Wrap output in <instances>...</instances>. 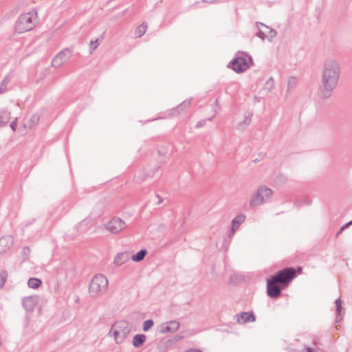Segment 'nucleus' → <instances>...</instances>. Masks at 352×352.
<instances>
[{
    "instance_id": "9b49d317",
    "label": "nucleus",
    "mask_w": 352,
    "mask_h": 352,
    "mask_svg": "<svg viewBox=\"0 0 352 352\" xmlns=\"http://www.w3.org/2000/svg\"><path fill=\"white\" fill-rule=\"evenodd\" d=\"M232 69L236 73H241L248 68L246 60L243 57H237L232 60L230 63Z\"/></svg>"
},
{
    "instance_id": "473e14b6",
    "label": "nucleus",
    "mask_w": 352,
    "mask_h": 352,
    "mask_svg": "<svg viewBox=\"0 0 352 352\" xmlns=\"http://www.w3.org/2000/svg\"><path fill=\"white\" fill-rule=\"evenodd\" d=\"M205 122H206V120H204V121H199V122H197V124H196L195 126H196L197 128H200V127H201L202 126H204V125Z\"/></svg>"
},
{
    "instance_id": "f8f14e48",
    "label": "nucleus",
    "mask_w": 352,
    "mask_h": 352,
    "mask_svg": "<svg viewBox=\"0 0 352 352\" xmlns=\"http://www.w3.org/2000/svg\"><path fill=\"white\" fill-rule=\"evenodd\" d=\"M179 322L177 320H171L167 322L162 323L160 325V332L162 333H174L179 329Z\"/></svg>"
},
{
    "instance_id": "39448f33",
    "label": "nucleus",
    "mask_w": 352,
    "mask_h": 352,
    "mask_svg": "<svg viewBox=\"0 0 352 352\" xmlns=\"http://www.w3.org/2000/svg\"><path fill=\"white\" fill-rule=\"evenodd\" d=\"M130 333V329L125 321L116 322L111 327L109 332L113 333L116 343H122Z\"/></svg>"
},
{
    "instance_id": "20e7f679",
    "label": "nucleus",
    "mask_w": 352,
    "mask_h": 352,
    "mask_svg": "<svg viewBox=\"0 0 352 352\" xmlns=\"http://www.w3.org/2000/svg\"><path fill=\"white\" fill-rule=\"evenodd\" d=\"M108 287V280L102 274H96L91 280L89 290L92 296H98L104 293Z\"/></svg>"
},
{
    "instance_id": "7ed1b4c3",
    "label": "nucleus",
    "mask_w": 352,
    "mask_h": 352,
    "mask_svg": "<svg viewBox=\"0 0 352 352\" xmlns=\"http://www.w3.org/2000/svg\"><path fill=\"white\" fill-rule=\"evenodd\" d=\"M273 195V190L265 186H261L256 192L252 195L250 200V206L252 207L265 204L270 201Z\"/></svg>"
},
{
    "instance_id": "4c0bfd02",
    "label": "nucleus",
    "mask_w": 352,
    "mask_h": 352,
    "mask_svg": "<svg viewBox=\"0 0 352 352\" xmlns=\"http://www.w3.org/2000/svg\"><path fill=\"white\" fill-rule=\"evenodd\" d=\"M344 230V228H340L339 231L337 233V235H339Z\"/></svg>"
},
{
    "instance_id": "393cba45",
    "label": "nucleus",
    "mask_w": 352,
    "mask_h": 352,
    "mask_svg": "<svg viewBox=\"0 0 352 352\" xmlns=\"http://www.w3.org/2000/svg\"><path fill=\"white\" fill-rule=\"evenodd\" d=\"M42 284L41 280L36 278H30L28 281V285L30 288H38Z\"/></svg>"
},
{
    "instance_id": "58836bf2",
    "label": "nucleus",
    "mask_w": 352,
    "mask_h": 352,
    "mask_svg": "<svg viewBox=\"0 0 352 352\" xmlns=\"http://www.w3.org/2000/svg\"><path fill=\"white\" fill-rule=\"evenodd\" d=\"M346 225H348V227L351 225H352V220L349 222H348L347 223H346Z\"/></svg>"
},
{
    "instance_id": "7c9ffc66",
    "label": "nucleus",
    "mask_w": 352,
    "mask_h": 352,
    "mask_svg": "<svg viewBox=\"0 0 352 352\" xmlns=\"http://www.w3.org/2000/svg\"><path fill=\"white\" fill-rule=\"evenodd\" d=\"M10 126L14 131H16V129L17 126V119L16 118L10 123Z\"/></svg>"
},
{
    "instance_id": "423d86ee",
    "label": "nucleus",
    "mask_w": 352,
    "mask_h": 352,
    "mask_svg": "<svg viewBox=\"0 0 352 352\" xmlns=\"http://www.w3.org/2000/svg\"><path fill=\"white\" fill-rule=\"evenodd\" d=\"M296 276V270L292 267H286L280 270L272 277L281 285H287Z\"/></svg>"
},
{
    "instance_id": "a211bd4d",
    "label": "nucleus",
    "mask_w": 352,
    "mask_h": 352,
    "mask_svg": "<svg viewBox=\"0 0 352 352\" xmlns=\"http://www.w3.org/2000/svg\"><path fill=\"white\" fill-rule=\"evenodd\" d=\"M12 76L6 75L0 83V94L6 93L8 91V86L10 83Z\"/></svg>"
},
{
    "instance_id": "79ce46f5",
    "label": "nucleus",
    "mask_w": 352,
    "mask_h": 352,
    "mask_svg": "<svg viewBox=\"0 0 352 352\" xmlns=\"http://www.w3.org/2000/svg\"><path fill=\"white\" fill-rule=\"evenodd\" d=\"M182 336H178L177 339L179 340V339H182Z\"/></svg>"
},
{
    "instance_id": "9d476101",
    "label": "nucleus",
    "mask_w": 352,
    "mask_h": 352,
    "mask_svg": "<svg viewBox=\"0 0 352 352\" xmlns=\"http://www.w3.org/2000/svg\"><path fill=\"white\" fill-rule=\"evenodd\" d=\"M278 283V282L272 277L267 280V294L271 298H277L280 295L281 290Z\"/></svg>"
},
{
    "instance_id": "c756f323",
    "label": "nucleus",
    "mask_w": 352,
    "mask_h": 352,
    "mask_svg": "<svg viewBox=\"0 0 352 352\" xmlns=\"http://www.w3.org/2000/svg\"><path fill=\"white\" fill-rule=\"evenodd\" d=\"M7 278V273L6 272H3L0 274V288H1L6 280Z\"/></svg>"
},
{
    "instance_id": "bb28decb",
    "label": "nucleus",
    "mask_w": 352,
    "mask_h": 352,
    "mask_svg": "<svg viewBox=\"0 0 352 352\" xmlns=\"http://www.w3.org/2000/svg\"><path fill=\"white\" fill-rule=\"evenodd\" d=\"M39 121V116L37 114H34L31 116L29 120L28 127L32 128L34 126L36 125Z\"/></svg>"
},
{
    "instance_id": "a878e982",
    "label": "nucleus",
    "mask_w": 352,
    "mask_h": 352,
    "mask_svg": "<svg viewBox=\"0 0 352 352\" xmlns=\"http://www.w3.org/2000/svg\"><path fill=\"white\" fill-rule=\"evenodd\" d=\"M274 80L272 77H270L266 80L263 89L267 92H270L274 89Z\"/></svg>"
},
{
    "instance_id": "c9c22d12",
    "label": "nucleus",
    "mask_w": 352,
    "mask_h": 352,
    "mask_svg": "<svg viewBox=\"0 0 352 352\" xmlns=\"http://www.w3.org/2000/svg\"><path fill=\"white\" fill-rule=\"evenodd\" d=\"M204 1H206L208 3H213L214 2H216L217 0H203Z\"/></svg>"
},
{
    "instance_id": "f257e3e1",
    "label": "nucleus",
    "mask_w": 352,
    "mask_h": 352,
    "mask_svg": "<svg viewBox=\"0 0 352 352\" xmlns=\"http://www.w3.org/2000/svg\"><path fill=\"white\" fill-rule=\"evenodd\" d=\"M340 64L337 59L329 58L324 60L321 77L322 97H329L336 89L340 80Z\"/></svg>"
},
{
    "instance_id": "0eeeda50",
    "label": "nucleus",
    "mask_w": 352,
    "mask_h": 352,
    "mask_svg": "<svg viewBox=\"0 0 352 352\" xmlns=\"http://www.w3.org/2000/svg\"><path fill=\"white\" fill-rule=\"evenodd\" d=\"M256 27L258 29L256 36L261 39L267 38V39L271 41L276 36L277 33L275 30L270 28L261 22H256Z\"/></svg>"
},
{
    "instance_id": "2f4dec72",
    "label": "nucleus",
    "mask_w": 352,
    "mask_h": 352,
    "mask_svg": "<svg viewBox=\"0 0 352 352\" xmlns=\"http://www.w3.org/2000/svg\"><path fill=\"white\" fill-rule=\"evenodd\" d=\"M294 78H292V79L289 80V81H288V86H287L288 90H289L290 89H292L293 87V82H294Z\"/></svg>"
},
{
    "instance_id": "6ab92c4d",
    "label": "nucleus",
    "mask_w": 352,
    "mask_h": 352,
    "mask_svg": "<svg viewBox=\"0 0 352 352\" xmlns=\"http://www.w3.org/2000/svg\"><path fill=\"white\" fill-rule=\"evenodd\" d=\"M10 119V112L6 109L0 110V126L6 125Z\"/></svg>"
},
{
    "instance_id": "ddd939ff",
    "label": "nucleus",
    "mask_w": 352,
    "mask_h": 352,
    "mask_svg": "<svg viewBox=\"0 0 352 352\" xmlns=\"http://www.w3.org/2000/svg\"><path fill=\"white\" fill-rule=\"evenodd\" d=\"M14 243L11 236H6L0 239V254L6 253L10 250Z\"/></svg>"
},
{
    "instance_id": "5701e85b",
    "label": "nucleus",
    "mask_w": 352,
    "mask_h": 352,
    "mask_svg": "<svg viewBox=\"0 0 352 352\" xmlns=\"http://www.w3.org/2000/svg\"><path fill=\"white\" fill-rule=\"evenodd\" d=\"M147 27L148 25L146 23H143L140 25L135 31V37L140 38L142 36L145 34Z\"/></svg>"
},
{
    "instance_id": "72a5a7b5",
    "label": "nucleus",
    "mask_w": 352,
    "mask_h": 352,
    "mask_svg": "<svg viewBox=\"0 0 352 352\" xmlns=\"http://www.w3.org/2000/svg\"><path fill=\"white\" fill-rule=\"evenodd\" d=\"M190 103V101H184V102H183V104H180V106H179V107H180L181 108H183V107L186 108L187 107H188V106H189Z\"/></svg>"
},
{
    "instance_id": "4be33fe9",
    "label": "nucleus",
    "mask_w": 352,
    "mask_h": 352,
    "mask_svg": "<svg viewBox=\"0 0 352 352\" xmlns=\"http://www.w3.org/2000/svg\"><path fill=\"white\" fill-rule=\"evenodd\" d=\"M336 323L340 322L342 318L341 317V308H342V300L340 298H338L336 300Z\"/></svg>"
},
{
    "instance_id": "c85d7f7f",
    "label": "nucleus",
    "mask_w": 352,
    "mask_h": 352,
    "mask_svg": "<svg viewBox=\"0 0 352 352\" xmlns=\"http://www.w3.org/2000/svg\"><path fill=\"white\" fill-rule=\"evenodd\" d=\"M153 325V321L152 320H147L143 322V330L147 331Z\"/></svg>"
},
{
    "instance_id": "4468645a",
    "label": "nucleus",
    "mask_w": 352,
    "mask_h": 352,
    "mask_svg": "<svg viewBox=\"0 0 352 352\" xmlns=\"http://www.w3.org/2000/svg\"><path fill=\"white\" fill-rule=\"evenodd\" d=\"M38 297L36 295L25 297L23 299V307L28 311H32L38 303Z\"/></svg>"
},
{
    "instance_id": "a19ab883",
    "label": "nucleus",
    "mask_w": 352,
    "mask_h": 352,
    "mask_svg": "<svg viewBox=\"0 0 352 352\" xmlns=\"http://www.w3.org/2000/svg\"><path fill=\"white\" fill-rule=\"evenodd\" d=\"M29 251V248H23V251L25 252V251Z\"/></svg>"
},
{
    "instance_id": "cd10ccee",
    "label": "nucleus",
    "mask_w": 352,
    "mask_h": 352,
    "mask_svg": "<svg viewBox=\"0 0 352 352\" xmlns=\"http://www.w3.org/2000/svg\"><path fill=\"white\" fill-rule=\"evenodd\" d=\"M101 38H102V36H101L100 38L96 39L95 41H91L90 42L91 47H90V54H92L93 52L97 48L98 45L100 43Z\"/></svg>"
},
{
    "instance_id": "f3484780",
    "label": "nucleus",
    "mask_w": 352,
    "mask_h": 352,
    "mask_svg": "<svg viewBox=\"0 0 352 352\" xmlns=\"http://www.w3.org/2000/svg\"><path fill=\"white\" fill-rule=\"evenodd\" d=\"M130 258L129 254L127 252H121L118 254L114 259H113V263L116 266H120L122 264L125 263L126 261H128Z\"/></svg>"
},
{
    "instance_id": "dca6fc26",
    "label": "nucleus",
    "mask_w": 352,
    "mask_h": 352,
    "mask_svg": "<svg viewBox=\"0 0 352 352\" xmlns=\"http://www.w3.org/2000/svg\"><path fill=\"white\" fill-rule=\"evenodd\" d=\"M245 217L243 214H240L234 218L232 221V228L228 234V237L231 238L238 229L239 226L245 221Z\"/></svg>"
},
{
    "instance_id": "e433bc0d",
    "label": "nucleus",
    "mask_w": 352,
    "mask_h": 352,
    "mask_svg": "<svg viewBox=\"0 0 352 352\" xmlns=\"http://www.w3.org/2000/svg\"><path fill=\"white\" fill-rule=\"evenodd\" d=\"M305 350L306 352H313V350L310 347H307Z\"/></svg>"
},
{
    "instance_id": "2eb2a0df",
    "label": "nucleus",
    "mask_w": 352,
    "mask_h": 352,
    "mask_svg": "<svg viewBox=\"0 0 352 352\" xmlns=\"http://www.w3.org/2000/svg\"><path fill=\"white\" fill-rule=\"evenodd\" d=\"M236 321L239 324H244L248 322H254L256 320L253 313L241 312L240 314L236 315Z\"/></svg>"
},
{
    "instance_id": "aec40b11",
    "label": "nucleus",
    "mask_w": 352,
    "mask_h": 352,
    "mask_svg": "<svg viewBox=\"0 0 352 352\" xmlns=\"http://www.w3.org/2000/svg\"><path fill=\"white\" fill-rule=\"evenodd\" d=\"M146 340V336L144 334H137L133 337V344L135 347H140Z\"/></svg>"
},
{
    "instance_id": "ea45409f",
    "label": "nucleus",
    "mask_w": 352,
    "mask_h": 352,
    "mask_svg": "<svg viewBox=\"0 0 352 352\" xmlns=\"http://www.w3.org/2000/svg\"><path fill=\"white\" fill-rule=\"evenodd\" d=\"M342 228H344V230L348 228V225L345 224Z\"/></svg>"
},
{
    "instance_id": "f704fd0d",
    "label": "nucleus",
    "mask_w": 352,
    "mask_h": 352,
    "mask_svg": "<svg viewBox=\"0 0 352 352\" xmlns=\"http://www.w3.org/2000/svg\"><path fill=\"white\" fill-rule=\"evenodd\" d=\"M155 197L158 199L157 204H160L162 203V199L158 195H155Z\"/></svg>"
},
{
    "instance_id": "6e6552de",
    "label": "nucleus",
    "mask_w": 352,
    "mask_h": 352,
    "mask_svg": "<svg viewBox=\"0 0 352 352\" xmlns=\"http://www.w3.org/2000/svg\"><path fill=\"white\" fill-rule=\"evenodd\" d=\"M72 51L68 48H65L59 53L52 59V66L53 67L58 68L67 63L72 56Z\"/></svg>"
},
{
    "instance_id": "1a4fd4ad",
    "label": "nucleus",
    "mask_w": 352,
    "mask_h": 352,
    "mask_svg": "<svg viewBox=\"0 0 352 352\" xmlns=\"http://www.w3.org/2000/svg\"><path fill=\"white\" fill-rule=\"evenodd\" d=\"M125 228L126 223L120 218H113L106 226L107 230L113 234L118 233Z\"/></svg>"
},
{
    "instance_id": "b1692460",
    "label": "nucleus",
    "mask_w": 352,
    "mask_h": 352,
    "mask_svg": "<svg viewBox=\"0 0 352 352\" xmlns=\"http://www.w3.org/2000/svg\"><path fill=\"white\" fill-rule=\"evenodd\" d=\"M146 254H147V250L145 249H142V250H140L137 254L133 255L131 256V259L133 261H136V262L140 261L144 259V258L146 255Z\"/></svg>"
},
{
    "instance_id": "f03ea898",
    "label": "nucleus",
    "mask_w": 352,
    "mask_h": 352,
    "mask_svg": "<svg viewBox=\"0 0 352 352\" xmlns=\"http://www.w3.org/2000/svg\"><path fill=\"white\" fill-rule=\"evenodd\" d=\"M38 23V12L36 9L21 14L18 17L15 23V31L18 33H23L32 30Z\"/></svg>"
},
{
    "instance_id": "412c9836",
    "label": "nucleus",
    "mask_w": 352,
    "mask_h": 352,
    "mask_svg": "<svg viewBox=\"0 0 352 352\" xmlns=\"http://www.w3.org/2000/svg\"><path fill=\"white\" fill-rule=\"evenodd\" d=\"M252 119V116L248 114V116H245L244 120L243 122H239L236 128L238 130H244L250 124Z\"/></svg>"
}]
</instances>
